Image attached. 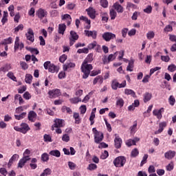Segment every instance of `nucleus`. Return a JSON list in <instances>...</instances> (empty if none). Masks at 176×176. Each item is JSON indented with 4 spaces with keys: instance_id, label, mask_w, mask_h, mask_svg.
Instances as JSON below:
<instances>
[{
    "instance_id": "obj_1",
    "label": "nucleus",
    "mask_w": 176,
    "mask_h": 176,
    "mask_svg": "<svg viewBox=\"0 0 176 176\" xmlns=\"http://www.w3.org/2000/svg\"><path fill=\"white\" fill-rule=\"evenodd\" d=\"M93 60V54H89L82 63L80 69L81 72L83 73V79H87L89 78V76L90 75V72L91 71V69H93V65L91 64H89V63H91Z\"/></svg>"
},
{
    "instance_id": "obj_2",
    "label": "nucleus",
    "mask_w": 176,
    "mask_h": 176,
    "mask_svg": "<svg viewBox=\"0 0 176 176\" xmlns=\"http://www.w3.org/2000/svg\"><path fill=\"white\" fill-rule=\"evenodd\" d=\"M126 162L127 160H126V157L124 156H119L117 157L113 162L115 167L121 168L124 167L126 164Z\"/></svg>"
},
{
    "instance_id": "obj_3",
    "label": "nucleus",
    "mask_w": 176,
    "mask_h": 176,
    "mask_svg": "<svg viewBox=\"0 0 176 176\" xmlns=\"http://www.w3.org/2000/svg\"><path fill=\"white\" fill-rule=\"evenodd\" d=\"M45 69H48L52 74L58 72V67L54 64L52 63L50 61H46L43 64Z\"/></svg>"
},
{
    "instance_id": "obj_4",
    "label": "nucleus",
    "mask_w": 176,
    "mask_h": 176,
    "mask_svg": "<svg viewBox=\"0 0 176 176\" xmlns=\"http://www.w3.org/2000/svg\"><path fill=\"white\" fill-rule=\"evenodd\" d=\"M14 130L15 131H19L22 134H27V132L30 131V128L27 123H21L20 126H14Z\"/></svg>"
},
{
    "instance_id": "obj_5",
    "label": "nucleus",
    "mask_w": 176,
    "mask_h": 176,
    "mask_svg": "<svg viewBox=\"0 0 176 176\" xmlns=\"http://www.w3.org/2000/svg\"><path fill=\"white\" fill-rule=\"evenodd\" d=\"M92 131L94 134V141L96 144H100L104 140V134L97 131V129L93 128Z\"/></svg>"
},
{
    "instance_id": "obj_6",
    "label": "nucleus",
    "mask_w": 176,
    "mask_h": 176,
    "mask_svg": "<svg viewBox=\"0 0 176 176\" xmlns=\"http://www.w3.org/2000/svg\"><path fill=\"white\" fill-rule=\"evenodd\" d=\"M69 39V46H72L78 39H79V36L75 31H70Z\"/></svg>"
},
{
    "instance_id": "obj_7",
    "label": "nucleus",
    "mask_w": 176,
    "mask_h": 176,
    "mask_svg": "<svg viewBox=\"0 0 176 176\" xmlns=\"http://www.w3.org/2000/svg\"><path fill=\"white\" fill-rule=\"evenodd\" d=\"M25 36L28 41H30L31 43H34L35 41V36L34 34V30L32 28L28 29V32L25 33Z\"/></svg>"
},
{
    "instance_id": "obj_8",
    "label": "nucleus",
    "mask_w": 176,
    "mask_h": 176,
    "mask_svg": "<svg viewBox=\"0 0 176 176\" xmlns=\"http://www.w3.org/2000/svg\"><path fill=\"white\" fill-rule=\"evenodd\" d=\"M102 36L104 41L106 42H109V41H111V39H115L116 38V34L112 32H106L103 33Z\"/></svg>"
},
{
    "instance_id": "obj_9",
    "label": "nucleus",
    "mask_w": 176,
    "mask_h": 176,
    "mask_svg": "<svg viewBox=\"0 0 176 176\" xmlns=\"http://www.w3.org/2000/svg\"><path fill=\"white\" fill-rule=\"evenodd\" d=\"M19 49H20V50H23V49H24V43H20V38L16 36L14 45V50L16 52V50H19Z\"/></svg>"
},
{
    "instance_id": "obj_10",
    "label": "nucleus",
    "mask_w": 176,
    "mask_h": 176,
    "mask_svg": "<svg viewBox=\"0 0 176 176\" xmlns=\"http://www.w3.org/2000/svg\"><path fill=\"white\" fill-rule=\"evenodd\" d=\"M164 112V108L162 107L160 109H155L153 111V116H155L157 119L160 120L162 118H163V113Z\"/></svg>"
},
{
    "instance_id": "obj_11",
    "label": "nucleus",
    "mask_w": 176,
    "mask_h": 176,
    "mask_svg": "<svg viewBox=\"0 0 176 176\" xmlns=\"http://www.w3.org/2000/svg\"><path fill=\"white\" fill-rule=\"evenodd\" d=\"M36 14L37 17L40 19V20H42V19L47 17V11H46V10L40 8L36 11Z\"/></svg>"
},
{
    "instance_id": "obj_12",
    "label": "nucleus",
    "mask_w": 176,
    "mask_h": 176,
    "mask_svg": "<svg viewBox=\"0 0 176 176\" xmlns=\"http://www.w3.org/2000/svg\"><path fill=\"white\" fill-rule=\"evenodd\" d=\"M48 94L50 98H57V97L61 96V91H60V89H53L49 91Z\"/></svg>"
},
{
    "instance_id": "obj_13",
    "label": "nucleus",
    "mask_w": 176,
    "mask_h": 176,
    "mask_svg": "<svg viewBox=\"0 0 176 176\" xmlns=\"http://www.w3.org/2000/svg\"><path fill=\"white\" fill-rule=\"evenodd\" d=\"M28 160H31L30 156H25L23 158H21L18 163L19 168H23L24 166H25V163H27Z\"/></svg>"
},
{
    "instance_id": "obj_14",
    "label": "nucleus",
    "mask_w": 176,
    "mask_h": 176,
    "mask_svg": "<svg viewBox=\"0 0 176 176\" xmlns=\"http://www.w3.org/2000/svg\"><path fill=\"white\" fill-rule=\"evenodd\" d=\"M115 137H116V138L114 139L115 148H116V149H119L122 148V138H120L119 135H118V134H115Z\"/></svg>"
},
{
    "instance_id": "obj_15",
    "label": "nucleus",
    "mask_w": 176,
    "mask_h": 176,
    "mask_svg": "<svg viewBox=\"0 0 176 176\" xmlns=\"http://www.w3.org/2000/svg\"><path fill=\"white\" fill-rule=\"evenodd\" d=\"M85 36H88L92 38L93 39H97V31L96 30H85Z\"/></svg>"
},
{
    "instance_id": "obj_16",
    "label": "nucleus",
    "mask_w": 176,
    "mask_h": 176,
    "mask_svg": "<svg viewBox=\"0 0 176 176\" xmlns=\"http://www.w3.org/2000/svg\"><path fill=\"white\" fill-rule=\"evenodd\" d=\"M20 159V155H19V154H14L10 159L8 161V168H10V167H12V164H13L14 162H17V160Z\"/></svg>"
},
{
    "instance_id": "obj_17",
    "label": "nucleus",
    "mask_w": 176,
    "mask_h": 176,
    "mask_svg": "<svg viewBox=\"0 0 176 176\" xmlns=\"http://www.w3.org/2000/svg\"><path fill=\"white\" fill-rule=\"evenodd\" d=\"M54 127L58 129L60 127H64V120L60 119H56L54 124L52 125V130H54Z\"/></svg>"
},
{
    "instance_id": "obj_18",
    "label": "nucleus",
    "mask_w": 176,
    "mask_h": 176,
    "mask_svg": "<svg viewBox=\"0 0 176 176\" xmlns=\"http://www.w3.org/2000/svg\"><path fill=\"white\" fill-rule=\"evenodd\" d=\"M167 126V122H162L159 124V129L157 131L155 132V134H160L161 133H163V131L164 130L165 127Z\"/></svg>"
},
{
    "instance_id": "obj_19",
    "label": "nucleus",
    "mask_w": 176,
    "mask_h": 176,
    "mask_svg": "<svg viewBox=\"0 0 176 176\" xmlns=\"http://www.w3.org/2000/svg\"><path fill=\"white\" fill-rule=\"evenodd\" d=\"M76 65L75 63H72V62H67L65 64L63 65V71H68V69L69 68H75Z\"/></svg>"
},
{
    "instance_id": "obj_20",
    "label": "nucleus",
    "mask_w": 176,
    "mask_h": 176,
    "mask_svg": "<svg viewBox=\"0 0 176 176\" xmlns=\"http://www.w3.org/2000/svg\"><path fill=\"white\" fill-rule=\"evenodd\" d=\"M86 12H87V14L91 19H96V10L94 8L90 7L86 10Z\"/></svg>"
},
{
    "instance_id": "obj_21",
    "label": "nucleus",
    "mask_w": 176,
    "mask_h": 176,
    "mask_svg": "<svg viewBox=\"0 0 176 176\" xmlns=\"http://www.w3.org/2000/svg\"><path fill=\"white\" fill-rule=\"evenodd\" d=\"M61 19L63 21H67V25H71V23L72 21V18L71 17V15L68 14H65L61 16Z\"/></svg>"
},
{
    "instance_id": "obj_22",
    "label": "nucleus",
    "mask_w": 176,
    "mask_h": 176,
    "mask_svg": "<svg viewBox=\"0 0 176 176\" xmlns=\"http://www.w3.org/2000/svg\"><path fill=\"white\" fill-rule=\"evenodd\" d=\"M138 141H140V138H135L133 139H129V140H126V145L128 146H132V145H135V144H137V142H138Z\"/></svg>"
},
{
    "instance_id": "obj_23",
    "label": "nucleus",
    "mask_w": 176,
    "mask_h": 176,
    "mask_svg": "<svg viewBox=\"0 0 176 176\" xmlns=\"http://www.w3.org/2000/svg\"><path fill=\"white\" fill-rule=\"evenodd\" d=\"M113 8H114L115 10H116V12L118 13H123V12H124L123 6H122V5L119 4L118 2L115 3L113 5Z\"/></svg>"
},
{
    "instance_id": "obj_24",
    "label": "nucleus",
    "mask_w": 176,
    "mask_h": 176,
    "mask_svg": "<svg viewBox=\"0 0 176 176\" xmlns=\"http://www.w3.org/2000/svg\"><path fill=\"white\" fill-rule=\"evenodd\" d=\"M175 156V151H168L164 153L165 159H168V160H171L173 157Z\"/></svg>"
},
{
    "instance_id": "obj_25",
    "label": "nucleus",
    "mask_w": 176,
    "mask_h": 176,
    "mask_svg": "<svg viewBox=\"0 0 176 176\" xmlns=\"http://www.w3.org/2000/svg\"><path fill=\"white\" fill-rule=\"evenodd\" d=\"M17 101H19V105H23V104H24V100L23 99V97H21V95L19 94L14 96V103L17 104Z\"/></svg>"
},
{
    "instance_id": "obj_26",
    "label": "nucleus",
    "mask_w": 176,
    "mask_h": 176,
    "mask_svg": "<svg viewBox=\"0 0 176 176\" xmlns=\"http://www.w3.org/2000/svg\"><path fill=\"white\" fill-rule=\"evenodd\" d=\"M152 100V94L149 92H146L143 94V101L144 102H148Z\"/></svg>"
},
{
    "instance_id": "obj_27",
    "label": "nucleus",
    "mask_w": 176,
    "mask_h": 176,
    "mask_svg": "<svg viewBox=\"0 0 176 176\" xmlns=\"http://www.w3.org/2000/svg\"><path fill=\"white\" fill-rule=\"evenodd\" d=\"M65 30H67V25H65L64 23L58 25V34H60L61 35H64V32H65Z\"/></svg>"
},
{
    "instance_id": "obj_28",
    "label": "nucleus",
    "mask_w": 176,
    "mask_h": 176,
    "mask_svg": "<svg viewBox=\"0 0 176 176\" xmlns=\"http://www.w3.org/2000/svg\"><path fill=\"white\" fill-rule=\"evenodd\" d=\"M10 69H12V65L6 64L4 66L0 68V74L1 72H8V71H10Z\"/></svg>"
},
{
    "instance_id": "obj_29",
    "label": "nucleus",
    "mask_w": 176,
    "mask_h": 176,
    "mask_svg": "<svg viewBox=\"0 0 176 176\" xmlns=\"http://www.w3.org/2000/svg\"><path fill=\"white\" fill-rule=\"evenodd\" d=\"M104 82V78L101 76H96L93 82V85H97V83H100V85H102V82Z\"/></svg>"
},
{
    "instance_id": "obj_30",
    "label": "nucleus",
    "mask_w": 176,
    "mask_h": 176,
    "mask_svg": "<svg viewBox=\"0 0 176 176\" xmlns=\"http://www.w3.org/2000/svg\"><path fill=\"white\" fill-rule=\"evenodd\" d=\"M36 118V113L34 111H32L28 114V119L30 122H35V119Z\"/></svg>"
},
{
    "instance_id": "obj_31",
    "label": "nucleus",
    "mask_w": 176,
    "mask_h": 176,
    "mask_svg": "<svg viewBox=\"0 0 176 176\" xmlns=\"http://www.w3.org/2000/svg\"><path fill=\"white\" fill-rule=\"evenodd\" d=\"M37 162H38V160H36V158L32 159L31 163L30 164V166L32 170H35L36 167H38V165L36 164Z\"/></svg>"
},
{
    "instance_id": "obj_32",
    "label": "nucleus",
    "mask_w": 176,
    "mask_h": 176,
    "mask_svg": "<svg viewBox=\"0 0 176 176\" xmlns=\"http://www.w3.org/2000/svg\"><path fill=\"white\" fill-rule=\"evenodd\" d=\"M80 20H82V21H85V23H87V24H88L85 28H87V30H90V23H91V21L90 20H89V19H87V17L86 16H81L80 17Z\"/></svg>"
},
{
    "instance_id": "obj_33",
    "label": "nucleus",
    "mask_w": 176,
    "mask_h": 176,
    "mask_svg": "<svg viewBox=\"0 0 176 176\" xmlns=\"http://www.w3.org/2000/svg\"><path fill=\"white\" fill-rule=\"evenodd\" d=\"M100 16L102 18V21H104V23H107L109 19L108 16V13L106 12H100Z\"/></svg>"
},
{
    "instance_id": "obj_34",
    "label": "nucleus",
    "mask_w": 176,
    "mask_h": 176,
    "mask_svg": "<svg viewBox=\"0 0 176 176\" xmlns=\"http://www.w3.org/2000/svg\"><path fill=\"white\" fill-rule=\"evenodd\" d=\"M124 94H126V96H131L132 97L135 98V92L130 89H125Z\"/></svg>"
},
{
    "instance_id": "obj_35",
    "label": "nucleus",
    "mask_w": 176,
    "mask_h": 176,
    "mask_svg": "<svg viewBox=\"0 0 176 176\" xmlns=\"http://www.w3.org/2000/svg\"><path fill=\"white\" fill-rule=\"evenodd\" d=\"M51 156H55V157H60L61 156V153L58 150H52L50 152Z\"/></svg>"
},
{
    "instance_id": "obj_36",
    "label": "nucleus",
    "mask_w": 176,
    "mask_h": 176,
    "mask_svg": "<svg viewBox=\"0 0 176 176\" xmlns=\"http://www.w3.org/2000/svg\"><path fill=\"white\" fill-rule=\"evenodd\" d=\"M133 68H134V60H129V65L126 67V71H129V72H133Z\"/></svg>"
},
{
    "instance_id": "obj_37",
    "label": "nucleus",
    "mask_w": 176,
    "mask_h": 176,
    "mask_svg": "<svg viewBox=\"0 0 176 176\" xmlns=\"http://www.w3.org/2000/svg\"><path fill=\"white\" fill-rule=\"evenodd\" d=\"M8 16H9L8 11H3V18L1 19V23L3 25L8 22Z\"/></svg>"
},
{
    "instance_id": "obj_38",
    "label": "nucleus",
    "mask_w": 176,
    "mask_h": 176,
    "mask_svg": "<svg viewBox=\"0 0 176 176\" xmlns=\"http://www.w3.org/2000/svg\"><path fill=\"white\" fill-rule=\"evenodd\" d=\"M116 105L118 107H120V108H122L124 105V100H123V98H116Z\"/></svg>"
},
{
    "instance_id": "obj_39",
    "label": "nucleus",
    "mask_w": 176,
    "mask_h": 176,
    "mask_svg": "<svg viewBox=\"0 0 176 176\" xmlns=\"http://www.w3.org/2000/svg\"><path fill=\"white\" fill-rule=\"evenodd\" d=\"M119 87V82L117 80H113L111 82V88L113 90H118Z\"/></svg>"
},
{
    "instance_id": "obj_40",
    "label": "nucleus",
    "mask_w": 176,
    "mask_h": 176,
    "mask_svg": "<svg viewBox=\"0 0 176 176\" xmlns=\"http://www.w3.org/2000/svg\"><path fill=\"white\" fill-rule=\"evenodd\" d=\"M13 42V38L12 37H9L8 38H5L1 43V45H10Z\"/></svg>"
},
{
    "instance_id": "obj_41",
    "label": "nucleus",
    "mask_w": 176,
    "mask_h": 176,
    "mask_svg": "<svg viewBox=\"0 0 176 176\" xmlns=\"http://www.w3.org/2000/svg\"><path fill=\"white\" fill-rule=\"evenodd\" d=\"M25 82L26 83H28L29 85H31L32 82V75L28 74L25 75Z\"/></svg>"
},
{
    "instance_id": "obj_42",
    "label": "nucleus",
    "mask_w": 176,
    "mask_h": 176,
    "mask_svg": "<svg viewBox=\"0 0 176 176\" xmlns=\"http://www.w3.org/2000/svg\"><path fill=\"white\" fill-rule=\"evenodd\" d=\"M52 174V169L51 168H45L43 172L40 175V176H47Z\"/></svg>"
},
{
    "instance_id": "obj_43",
    "label": "nucleus",
    "mask_w": 176,
    "mask_h": 176,
    "mask_svg": "<svg viewBox=\"0 0 176 176\" xmlns=\"http://www.w3.org/2000/svg\"><path fill=\"white\" fill-rule=\"evenodd\" d=\"M131 134H135L137 131V121L133 122V125L130 127Z\"/></svg>"
},
{
    "instance_id": "obj_44",
    "label": "nucleus",
    "mask_w": 176,
    "mask_h": 176,
    "mask_svg": "<svg viewBox=\"0 0 176 176\" xmlns=\"http://www.w3.org/2000/svg\"><path fill=\"white\" fill-rule=\"evenodd\" d=\"M26 116H27V113L23 112L19 115H14V117H15V119H16V120H21V119H24V118H25Z\"/></svg>"
},
{
    "instance_id": "obj_45",
    "label": "nucleus",
    "mask_w": 176,
    "mask_h": 176,
    "mask_svg": "<svg viewBox=\"0 0 176 176\" xmlns=\"http://www.w3.org/2000/svg\"><path fill=\"white\" fill-rule=\"evenodd\" d=\"M7 76L10 79H11V80H13L14 82H17V78H16V76H14V74H13V72H9L7 74Z\"/></svg>"
},
{
    "instance_id": "obj_46",
    "label": "nucleus",
    "mask_w": 176,
    "mask_h": 176,
    "mask_svg": "<svg viewBox=\"0 0 176 176\" xmlns=\"http://www.w3.org/2000/svg\"><path fill=\"white\" fill-rule=\"evenodd\" d=\"M116 16H118V14L116 13V11L111 8L110 10V17L111 20H115L116 19Z\"/></svg>"
},
{
    "instance_id": "obj_47",
    "label": "nucleus",
    "mask_w": 176,
    "mask_h": 176,
    "mask_svg": "<svg viewBox=\"0 0 176 176\" xmlns=\"http://www.w3.org/2000/svg\"><path fill=\"white\" fill-rule=\"evenodd\" d=\"M69 101L72 104H78V102H80V101H82V99H80V98L75 97L70 98Z\"/></svg>"
},
{
    "instance_id": "obj_48",
    "label": "nucleus",
    "mask_w": 176,
    "mask_h": 176,
    "mask_svg": "<svg viewBox=\"0 0 176 176\" xmlns=\"http://www.w3.org/2000/svg\"><path fill=\"white\" fill-rule=\"evenodd\" d=\"M126 9H128V10H130V9H137V6L133 3L127 2Z\"/></svg>"
},
{
    "instance_id": "obj_49",
    "label": "nucleus",
    "mask_w": 176,
    "mask_h": 176,
    "mask_svg": "<svg viewBox=\"0 0 176 176\" xmlns=\"http://www.w3.org/2000/svg\"><path fill=\"white\" fill-rule=\"evenodd\" d=\"M138 155H140V151H138V148H134L132 150V151L131 153V157H137V156H138Z\"/></svg>"
},
{
    "instance_id": "obj_50",
    "label": "nucleus",
    "mask_w": 176,
    "mask_h": 176,
    "mask_svg": "<svg viewBox=\"0 0 176 176\" xmlns=\"http://www.w3.org/2000/svg\"><path fill=\"white\" fill-rule=\"evenodd\" d=\"M42 162H48L49 161V154L47 153H44L41 155V157Z\"/></svg>"
},
{
    "instance_id": "obj_51",
    "label": "nucleus",
    "mask_w": 176,
    "mask_h": 176,
    "mask_svg": "<svg viewBox=\"0 0 176 176\" xmlns=\"http://www.w3.org/2000/svg\"><path fill=\"white\" fill-rule=\"evenodd\" d=\"M43 140L45 142H52L53 140H52V136L50 135L45 134L43 135Z\"/></svg>"
},
{
    "instance_id": "obj_52",
    "label": "nucleus",
    "mask_w": 176,
    "mask_h": 176,
    "mask_svg": "<svg viewBox=\"0 0 176 176\" xmlns=\"http://www.w3.org/2000/svg\"><path fill=\"white\" fill-rule=\"evenodd\" d=\"M116 57H118V52H116L114 54H109L108 56L109 61L110 63H111V61H113V60H115V58H116Z\"/></svg>"
},
{
    "instance_id": "obj_53",
    "label": "nucleus",
    "mask_w": 176,
    "mask_h": 176,
    "mask_svg": "<svg viewBox=\"0 0 176 176\" xmlns=\"http://www.w3.org/2000/svg\"><path fill=\"white\" fill-rule=\"evenodd\" d=\"M167 171H173L174 170V162H170L166 166Z\"/></svg>"
},
{
    "instance_id": "obj_54",
    "label": "nucleus",
    "mask_w": 176,
    "mask_h": 176,
    "mask_svg": "<svg viewBox=\"0 0 176 176\" xmlns=\"http://www.w3.org/2000/svg\"><path fill=\"white\" fill-rule=\"evenodd\" d=\"M146 38H147V39H153L155 38V32L149 31L146 34Z\"/></svg>"
},
{
    "instance_id": "obj_55",
    "label": "nucleus",
    "mask_w": 176,
    "mask_h": 176,
    "mask_svg": "<svg viewBox=\"0 0 176 176\" xmlns=\"http://www.w3.org/2000/svg\"><path fill=\"white\" fill-rule=\"evenodd\" d=\"M168 71H169V72H175L176 71V65L174 64H171L170 65L168 66Z\"/></svg>"
},
{
    "instance_id": "obj_56",
    "label": "nucleus",
    "mask_w": 176,
    "mask_h": 176,
    "mask_svg": "<svg viewBox=\"0 0 176 176\" xmlns=\"http://www.w3.org/2000/svg\"><path fill=\"white\" fill-rule=\"evenodd\" d=\"M77 53L79 54H82V53H85V54H87L89 53V48H82V49H78L77 51Z\"/></svg>"
},
{
    "instance_id": "obj_57",
    "label": "nucleus",
    "mask_w": 176,
    "mask_h": 176,
    "mask_svg": "<svg viewBox=\"0 0 176 176\" xmlns=\"http://www.w3.org/2000/svg\"><path fill=\"white\" fill-rule=\"evenodd\" d=\"M62 111L67 112V113H69V114L72 113V110L69 107H67V106L63 107Z\"/></svg>"
},
{
    "instance_id": "obj_58",
    "label": "nucleus",
    "mask_w": 176,
    "mask_h": 176,
    "mask_svg": "<svg viewBox=\"0 0 176 176\" xmlns=\"http://www.w3.org/2000/svg\"><path fill=\"white\" fill-rule=\"evenodd\" d=\"M67 164L70 170H75L76 168V164L72 162H68Z\"/></svg>"
},
{
    "instance_id": "obj_59",
    "label": "nucleus",
    "mask_w": 176,
    "mask_h": 176,
    "mask_svg": "<svg viewBox=\"0 0 176 176\" xmlns=\"http://www.w3.org/2000/svg\"><path fill=\"white\" fill-rule=\"evenodd\" d=\"M28 50L32 54H39V51L36 48L29 47Z\"/></svg>"
},
{
    "instance_id": "obj_60",
    "label": "nucleus",
    "mask_w": 176,
    "mask_h": 176,
    "mask_svg": "<svg viewBox=\"0 0 176 176\" xmlns=\"http://www.w3.org/2000/svg\"><path fill=\"white\" fill-rule=\"evenodd\" d=\"M100 74H101L100 69L93 70L90 74V76H97Z\"/></svg>"
},
{
    "instance_id": "obj_61",
    "label": "nucleus",
    "mask_w": 176,
    "mask_h": 176,
    "mask_svg": "<svg viewBox=\"0 0 176 176\" xmlns=\"http://www.w3.org/2000/svg\"><path fill=\"white\" fill-rule=\"evenodd\" d=\"M62 141L64 142H69V135L68 134H64L62 136Z\"/></svg>"
},
{
    "instance_id": "obj_62",
    "label": "nucleus",
    "mask_w": 176,
    "mask_h": 176,
    "mask_svg": "<svg viewBox=\"0 0 176 176\" xmlns=\"http://www.w3.org/2000/svg\"><path fill=\"white\" fill-rule=\"evenodd\" d=\"M23 98H25V100H30L31 98V94H30V92L26 91L23 94Z\"/></svg>"
},
{
    "instance_id": "obj_63",
    "label": "nucleus",
    "mask_w": 176,
    "mask_h": 176,
    "mask_svg": "<svg viewBox=\"0 0 176 176\" xmlns=\"http://www.w3.org/2000/svg\"><path fill=\"white\" fill-rule=\"evenodd\" d=\"M168 102L170 105H174V104H175V98H174L173 96H170L168 99Z\"/></svg>"
},
{
    "instance_id": "obj_64",
    "label": "nucleus",
    "mask_w": 176,
    "mask_h": 176,
    "mask_svg": "<svg viewBox=\"0 0 176 176\" xmlns=\"http://www.w3.org/2000/svg\"><path fill=\"white\" fill-rule=\"evenodd\" d=\"M100 5L102 8H108V1L107 0H100Z\"/></svg>"
}]
</instances>
